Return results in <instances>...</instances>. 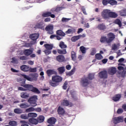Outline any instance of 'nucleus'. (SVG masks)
Segmentation results:
<instances>
[{"label": "nucleus", "mask_w": 126, "mask_h": 126, "mask_svg": "<svg viewBox=\"0 0 126 126\" xmlns=\"http://www.w3.org/2000/svg\"><path fill=\"white\" fill-rule=\"evenodd\" d=\"M108 38L106 36H102L101 37L100 42L101 43H106L107 44H111L113 40L116 38V35L113 32H110L107 34Z\"/></svg>", "instance_id": "1"}, {"label": "nucleus", "mask_w": 126, "mask_h": 126, "mask_svg": "<svg viewBox=\"0 0 126 126\" xmlns=\"http://www.w3.org/2000/svg\"><path fill=\"white\" fill-rule=\"evenodd\" d=\"M18 90H19V91H31L33 93H36V94H40V93H41L38 88L34 87L33 86H30V87L28 88L18 87Z\"/></svg>", "instance_id": "2"}, {"label": "nucleus", "mask_w": 126, "mask_h": 126, "mask_svg": "<svg viewBox=\"0 0 126 126\" xmlns=\"http://www.w3.org/2000/svg\"><path fill=\"white\" fill-rule=\"evenodd\" d=\"M37 101H38V96L34 95L29 97L28 102L31 104L32 107H36L37 106Z\"/></svg>", "instance_id": "3"}, {"label": "nucleus", "mask_w": 126, "mask_h": 126, "mask_svg": "<svg viewBox=\"0 0 126 126\" xmlns=\"http://www.w3.org/2000/svg\"><path fill=\"white\" fill-rule=\"evenodd\" d=\"M22 76L23 77H24V78L27 79L28 81H33V80H34V81H36L37 80V78L38 77V75L37 73H34L31 74L30 75V76L31 77L25 74H23Z\"/></svg>", "instance_id": "4"}, {"label": "nucleus", "mask_w": 126, "mask_h": 126, "mask_svg": "<svg viewBox=\"0 0 126 126\" xmlns=\"http://www.w3.org/2000/svg\"><path fill=\"white\" fill-rule=\"evenodd\" d=\"M18 82L20 83L19 86L24 87V88H28L30 86H33V85L29 84H26V79L25 78H20L18 80Z\"/></svg>", "instance_id": "5"}, {"label": "nucleus", "mask_w": 126, "mask_h": 126, "mask_svg": "<svg viewBox=\"0 0 126 126\" xmlns=\"http://www.w3.org/2000/svg\"><path fill=\"white\" fill-rule=\"evenodd\" d=\"M44 47L45 48V49H46V50L44 51V52L47 56H48L52 53L51 50H53V48H54V45L45 44L44 45Z\"/></svg>", "instance_id": "6"}, {"label": "nucleus", "mask_w": 126, "mask_h": 126, "mask_svg": "<svg viewBox=\"0 0 126 126\" xmlns=\"http://www.w3.org/2000/svg\"><path fill=\"white\" fill-rule=\"evenodd\" d=\"M80 84L83 87H87L90 84V81L88 77L82 78L80 81Z\"/></svg>", "instance_id": "7"}, {"label": "nucleus", "mask_w": 126, "mask_h": 126, "mask_svg": "<svg viewBox=\"0 0 126 126\" xmlns=\"http://www.w3.org/2000/svg\"><path fill=\"white\" fill-rule=\"evenodd\" d=\"M101 16L103 19H110V10L104 9L101 12Z\"/></svg>", "instance_id": "8"}, {"label": "nucleus", "mask_w": 126, "mask_h": 126, "mask_svg": "<svg viewBox=\"0 0 126 126\" xmlns=\"http://www.w3.org/2000/svg\"><path fill=\"white\" fill-rule=\"evenodd\" d=\"M98 76L101 79H107L108 78V72L107 70H103L98 73Z\"/></svg>", "instance_id": "9"}, {"label": "nucleus", "mask_w": 126, "mask_h": 126, "mask_svg": "<svg viewBox=\"0 0 126 126\" xmlns=\"http://www.w3.org/2000/svg\"><path fill=\"white\" fill-rule=\"evenodd\" d=\"M54 26L52 25H49L45 28V31L47 32V34L52 35L54 34Z\"/></svg>", "instance_id": "10"}, {"label": "nucleus", "mask_w": 126, "mask_h": 126, "mask_svg": "<svg viewBox=\"0 0 126 126\" xmlns=\"http://www.w3.org/2000/svg\"><path fill=\"white\" fill-rule=\"evenodd\" d=\"M52 80L53 82H55L56 83H60L63 81V77L59 75H54L52 76Z\"/></svg>", "instance_id": "11"}, {"label": "nucleus", "mask_w": 126, "mask_h": 126, "mask_svg": "<svg viewBox=\"0 0 126 126\" xmlns=\"http://www.w3.org/2000/svg\"><path fill=\"white\" fill-rule=\"evenodd\" d=\"M107 71L110 75H114L117 73V68L116 67H110L108 68Z\"/></svg>", "instance_id": "12"}, {"label": "nucleus", "mask_w": 126, "mask_h": 126, "mask_svg": "<svg viewBox=\"0 0 126 126\" xmlns=\"http://www.w3.org/2000/svg\"><path fill=\"white\" fill-rule=\"evenodd\" d=\"M42 17H51V18H55L56 16L54 14H52L51 12H46L42 14Z\"/></svg>", "instance_id": "13"}, {"label": "nucleus", "mask_w": 126, "mask_h": 126, "mask_svg": "<svg viewBox=\"0 0 126 126\" xmlns=\"http://www.w3.org/2000/svg\"><path fill=\"white\" fill-rule=\"evenodd\" d=\"M62 106H65V107H67L69 106V107H72L73 106V104L72 103L70 102L67 100L64 99L63 102L62 103Z\"/></svg>", "instance_id": "14"}, {"label": "nucleus", "mask_w": 126, "mask_h": 126, "mask_svg": "<svg viewBox=\"0 0 126 126\" xmlns=\"http://www.w3.org/2000/svg\"><path fill=\"white\" fill-rule=\"evenodd\" d=\"M30 38L32 41H36L39 38V33H32L30 35Z\"/></svg>", "instance_id": "15"}, {"label": "nucleus", "mask_w": 126, "mask_h": 126, "mask_svg": "<svg viewBox=\"0 0 126 126\" xmlns=\"http://www.w3.org/2000/svg\"><path fill=\"white\" fill-rule=\"evenodd\" d=\"M57 112L58 114L61 116H63V115H64V113H65L64 109H63V108L61 106H59L58 107L57 109Z\"/></svg>", "instance_id": "16"}, {"label": "nucleus", "mask_w": 126, "mask_h": 126, "mask_svg": "<svg viewBox=\"0 0 126 126\" xmlns=\"http://www.w3.org/2000/svg\"><path fill=\"white\" fill-rule=\"evenodd\" d=\"M64 60H65V58L63 55H58L56 57V61L59 63H63V62H64Z\"/></svg>", "instance_id": "17"}, {"label": "nucleus", "mask_w": 126, "mask_h": 126, "mask_svg": "<svg viewBox=\"0 0 126 126\" xmlns=\"http://www.w3.org/2000/svg\"><path fill=\"white\" fill-rule=\"evenodd\" d=\"M46 74L50 77L51 75H53L54 74H57V71L53 70V69H48L46 71Z\"/></svg>", "instance_id": "18"}, {"label": "nucleus", "mask_w": 126, "mask_h": 126, "mask_svg": "<svg viewBox=\"0 0 126 126\" xmlns=\"http://www.w3.org/2000/svg\"><path fill=\"white\" fill-rule=\"evenodd\" d=\"M57 122V119L55 117H51L48 119L47 123L51 125H55Z\"/></svg>", "instance_id": "19"}, {"label": "nucleus", "mask_w": 126, "mask_h": 126, "mask_svg": "<svg viewBox=\"0 0 126 126\" xmlns=\"http://www.w3.org/2000/svg\"><path fill=\"white\" fill-rule=\"evenodd\" d=\"M20 69L23 71L27 72V71H29V69H30V67H29V66H27V65H23L21 66Z\"/></svg>", "instance_id": "20"}, {"label": "nucleus", "mask_w": 126, "mask_h": 126, "mask_svg": "<svg viewBox=\"0 0 126 126\" xmlns=\"http://www.w3.org/2000/svg\"><path fill=\"white\" fill-rule=\"evenodd\" d=\"M35 28L37 29H43L44 28V23L42 21L35 25Z\"/></svg>", "instance_id": "21"}, {"label": "nucleus", "mask_w": 126, "mask_h": 126, "mask_svg": "<svg viewBox=\"0 0 126 126\" xmlns=\"http://www.w3.org/2000/svg\"><path fill=\"white\" fill-rule=\"evenodd\" d=\"M121 98H122V95L121 94H116L112 97V100L114 102H118V101H120Z\"/></svg>", "instance_id": "22"}, {"label": "nucleus", "mask_w": 126, "mask_h": 126, "mask_svg": "<svg viewBox=\"0 0 126 126\" xmlns=\"http://www.w3.org/2000/svg\"><path fill=\"white\" fill-rule=\"evenodd\" d=\"M98 30H105L106 28V25L104 24L103 23L99 24L98 25L97 27H96Z\"/></svg>", "instance_id": "23"}, {"label": "nucleus", "mask_w": 126, "mask_h": 126, "mask_svg": "<svg viewBox=\"0 0 126 126\" xmlns=\"http://www.w3.org/2000/svg\"><path fill=\"white\" fill-rule=\"evenodd\" d=\"M118 17V14L115 13V12H111L109 10V18H117Z\"/></svg>", "instance_id": "24"}, {"label": "nucleus", "mask_w": 126, "mask_h": 126, "mask_svg": "<svg viewBox=\"0 0 126 126\" xmlns=\"http://www.w3.org/2000/svg\"><path fill=\"white\" fill-rule=\"evenodd\" d=\"M29 94L26 92H23L21 94V97L23 98V99H27L29 98Z\"/></svg>", "instance_id": "25"}, {"label": "nucleus", "mask_w": 126, "mask_h": 126, "mask_svg": "<svg viewBox=\"0 0 126 126\" xmlns=\"http://www.w3.org/2000/svg\"><path fill=\"white\" fill-rule=\"evenodd\" d=\"M29 122L32 125H38V121L35 118H30L29 119Z\"/></svg>", "instance_id": "26"}, {"label": "nucleus", "mask_w": 126, "mask_h": 126, "mask_svg": "<svg viewBox=\"0 0 126 126\" xmlns=\"http://www.w3.org/2000/svg\"><path fill=\"white\" fill-rule=\"evenodd\" d=\"M57 53L60 55H66L67 53L66 49H58Z\"/></svg>", "instance_id": "27"}, {"label": "nucleus", "mask_w": 126, "mask_h": 126, "mask_svg": "<svg viewBox=\"0 0 126 126\" xmlns=\"http://www.w3.org/2000/svg\"><path fill=\"white\" fill-rule=\"evenodd\" d=\"M59 47L61 48V49H65L66 48H67V45L66 44H64L63 41H61L59 43Z\"/></svg>", "instance_id": "28"}, {"label": "nucleus", "mask_w": 126, "mask_h": 126, "mask_svg": "<svg viewBox=\"0 0 126 126\" xmlns=\"http://www.w3.org/2000/svg\"><path fill=\"white\" fill-rule=\"evenodd\" d=\"M57 70L59 71V74H63L64 71H65V69L64 66H61L58 68Z\"/></svg>", "instance_id": "29"}, {"label": "nucleus", "mask_w": 126, "mask_h": 126, "mask_svg": "<svg viewBox=\"0 0 126 126\" xmlns=\"http://www.w3.org/2000/svg\"><path fill=\"white\" fill-rule=\"evenodd\" d=\"M56 34L58 36H62V37H64L65 36V33L63 32L61 30H58L56 32Z\"/></svg>", "instance_id": "30"}, {"label": "nucleus", "mask_w": 126, "mask_h": 126, "mask_svg": "<svg viewBox=\"0 0 126 126\" xmlns=\"http://www.w3.org/2000/svg\"><path fill=\"white\" fill-rule=\"evenodd\" d=\"M32 53H33V51L30 49H26L24 51V54L25 56H30Z\"/></svg>", "instance_id": "31"}, {"label": "nucleus", "mask_w": 126, "mask_h": 126, "mask_svg": "<svg viewBox=\"0 0 126 126\" xmlns=\"http://www.w3.org/2000/svg\"><path fill=\"white\" fill-rule=\"evenodd\" d=\"M95 60H97V61H100L103 59V56L101 55L100 53H97L95 55Z\"/></svg>", "instance_id": "32"}, {"label": "nucleus", "mask_w": 126, "mask_h": 126, "mask_svg": "<svg viewBox=\"0 0 126 126\" xmlns=\"http://www.w3.org/2000/svg\"><path fill=\"white\" fill-rule=\"evenodd\" d=\"M20 107L22 109H26L27 108H29V107H30V105H29L28 103H21L20 105Z\"/></svg>", "instance_id": "33"}, {"label": "nucleus", "mask_w": 126, "mask_h": 126, "mask_svg": "<svg viewBox=\"0 0 126 126\" xmlns=\"http://www.w3.org/2000/svg\"><path fill=\"white\" fill-rule=\"evenodd\" d=\"M45 120V117L43 116H40L39 117H37V123H43Z\"/></svg>", "instance_id": "34"}, {"label": "nucleus", "mask_w": 126, "mask_h": 126, "mask_svg": "<svg viewBox=\"0 0 126 126\" xmlns=\"http://www.w3.org/2000/svg\"><path fill=\"white\" fill-rule=\"evenodd\" d=\"M114 23H115V24H117V25H119V27H122V22L121 21V20L119 19H116L114 21Z\"/></svg>", "instance_id": "35"}, {"label": "nucleus", "mask_w": 126, "mask_h": 126, "mask_svg": "<svg viewBox=\"0 0 126 126\" xmlns=\"http://www.w3.org/2000/svg\"><path fill=\"white\" fill-rule=\"evenodd\" d=\"M71 56L72 61H75L76 60V53H75V52L73 51H71Z\"/></svg>", "instance_id": "36"}, {"label": "nucleus", "mask_w": 126, "mask_h": 126, "mask_svg": "<svg viewBox=\"0 0 126 126\" xmlns=\"http://www.w3.org/2000/svg\"><path fill=\"white\" fill-rule=\"evenodd\" d=\"M79 39H80V36L79 35L73 36L71 38V40L72 42H76V41H78V40H79Z\"/></svg>", "instance_id": "37"}, {"label": "nucleus", "mask_w": 126, "mask_h": 126, "mask_svg": "<svg viewBox=\"0 0 126 126\" xmlns=\"http://www.w3.org/2000/svg\"><path fill=\"white\" fill-rule=\"evenodd\" d=\"M74 72H75V67H73L72 69L66 74V75L71 76V75L74 74Z\"/></svg>", "instance_id": "38"}, {"label": "nucleus", "mask_w": 126, "mask_h": 126, "mask_svg": "<svg viewBox=\"0 0 126 126\" xmlns=\"http://www.w3.org/2000/svg\"><path fill=\"white\" fill-rule=\"evenodd\" d=\"M14 113L15 114H22L23 111L19 108H16L14 110Z\"/></svg>", "instance_id": "39"}, {"label": "nucleus", "mask_w": 126, "mask_h": 126, "mask_svg": "<svg viewBox=\"0 0 126 126\" xmlns=\"http://www.w3.org/2000/svg\"><path fill=\"white\" fill-rule=\"evenodd\" d=\"M121 16H126V9H123L119 11Z\"/></svg>", "instance_id": "40"}, {"label": "nucleus", "mask_w": 126, "mask_h": 126, "mask_svg": "<svg viewBox=\"0 0 126 126\" xmlns=\"http://www.w3.org/2000/svg\"><path fill=\"white\" fill-rule=\"evenodd\" d=\"M29 118H36L37 114L35 113H30L28 114Z\"/></svg>", "instance_id": "41"}, {"label": "nucleus", "mask_w": 126, "mask_h": 126, "mask_svg": "<svg viewBox=\"0 0 126 126\" xmlns=\"http://www.w3.org/2000/svg\"><path fill=\"white\" fill-rule=\"evenodd\" d=\"M8 125L11 126H17V122L14 121H10L8 123Z\"/></svg>", "instance_id": "42"}, {"label": "nucleus", "mask_w": 126, "mask_h": 126, "mask_svg": "<svg viewBox=\"0 0 126 126\" xmlns=\"http://www.w3.org/2000/svg\"><path fill=\"white\" fill-rule=\"evenodd\" d=\"M80 50L82 54H86V48H85L84 46H81L80 47Z\"/></svg>", "instance_id": "43"}, {"label": "nucleus", "mask_w": 126, "mask_h": 126, "mask_svg": "<svg viewBox=\"0 0 126 126\" xmlns=\"http://www.w3.org/2000/svg\"><path fill=\"white\" fill-rule=\"evenodd\" d=\"M69 20H71V18H62V22L63 23H65V22H68Z\"/></svg>", "instance_id": "44"}, {"label": "nucleus", "mask_w": 126, "mask_h": 126, "mask_svg": "<svg viewBox=\"0 0 126 126\" xmlns=\"http://www.w3.org/2000/svg\"><path fill=\"white\" fill-rule=\"evenodd\" d=\"M96 48H93L91 49V51L90 53L91 56H94L95 54H96Z\"/></svg>", "instance_id": "45"}, {"label": "nucleus", "mask_w": 126, "mask_h": 126, "mask_svg": "<svg viewBox=\"0 0 126 126\" xmlns=\"http://www.w3.org/2000/svg\"><path fill=\"white\" fill-rule=\"evenodd\" d=\"M34 111H35V108H34V107H30L26 110L27 113L34 112Z\"/></svg>", "instance_id": "46"}, {"label": "nucleus", "mask_w": 126, "mask_h": 126, "mask_svg": "<svg viewBox=\"0 0 126 126\" xmlns=\"http://www.w3.org/2000/svg\"><path fill=\"white\" fill-rule=\"evenodd\" d=\"M20 123L22 124L21 126H29V125H28V122L25 121H21Z\"/></svg>", "instance_id": "47"}, {"label": "nucleus", "mask_w": 126, "mask_h": 126, "mask_svg": "<svg viewBox=\"0 0 126 126\" xmlns=\"http://www.w3.org/2000/svg\"><path fill=\"white\" fill-rule=\"evenodd\" d=\"M111 5H115V4H117V2L115 0H109V3Z\"/></svg>", "instance_id": "48"}, {"label": "nucleus", "mask_w": 126, "mask_h": 126, "mask_svg": "<svg viewBox=\"0 0 126 126\" xmlns=\"http://www.w3.org/2000/svg\"><path fill=\"white\" fill-rule=\"evenodd\" d=\"M30 72H37V68H32V67H30L29 71Z\"/></svg>", "instance_id": "49"}, {"label": "nucleus", "mask_w": 126, "mask_h": 126, "mask_svg": "<svg viewBox=\"0 0 126 126\" xmlns=\"http://www.w3.org/2000/svg\"><path fill=\"white\" fill-rule=\"evenodd\" d=\"M50 85H51V86H52V87H56V86H58V85H59L58 83H53L52 82H50Z\"/></svg>", "instance_id": "50"}, {"label": "nucleus", "mask_w": 126, "mask_h": 126, "mask_svg": "<svg viewBox=\"0 0 126 126\" xmlns=\"http://www.w3.org/2000/svg\"><path fill=\"white\" fill-rule=\"evenodd\" d=\"M28 118V115L27 116L26 114H22L21 115V119H23L24 120H27Z\"/></svg>", "instance_id": "51"}, {"label": "nucleus", "mask_w": 126, "mask_h": 126, "mask_svg": "<svg viewBox=\"0 0 126 126\" xmlns=\"http://www.w3.org/2000/svg\"><path fill=\"white\" fill-rule=\"evenodd\" d=\"M67 82L65 81L64 82V83L63 84V89H64V90H66L67 88Z\"/></svg>", "instance_id": "52"}, {"label": "nucleus", "mask_w": 126, "mask_h": 126, "mask_svg": "<svg viewBox=\"0 0 126 126\" xmlns=\"http://www.w3.org/2000/svg\"><path fill=\"white\" fill-rule=\"evenodd\" d=\"M109 0H103L102 1V4L104 5H107L109 3Z\"/></svg>", "instance_id": "53"}, {"label": "nucleus", "mask_w": 126, "mask_h": 126, "mask_svg": "<svg viewBox=\"0 0 126 126\" xmlns=\"http://www.w3.org/2000/svg\"><path fill=\"white\" fill-rule=\"evenodd\" d=\"M81 9L83 13H84L85 15H87V13L86 12V10L85 9L84 6H82Z\"/></svg>", "instance_id": "54"}, {"label": "nucleus", "mask_w": 126, "mask_h": 126, "mask_svg": "<svg viewBox=\"0 0 126 126\" xmlns=\"http://www.w3.org/2000/svg\"><path fill=\"white\" fill-rule=\"evenodd\" d=\"M88 78H89L90 80H92V79H94V75L91 73L89 74Z\"/></svg>", "instance_id": "55"}, {"label": "nucleus", "mask_w": 126, "mask_h": 126, "mask_svg": "<svg viewBox=\"0 0 126 126\" xmlns=\"http://www.w3.org/2000/svg\"><path fill=\"white\" fill-rule=\"evenodd\" d=\"M20 60H21V61H25L26 60H28V57L24 56H21L20 57Z\"/></svg>", "instance_id": "56"}, {"label": "nucleus", "mask_w": 126, "mask_h": 126, "mask_svg": "<svg viewBox=\"0 0 126 126\" xmlns=\"http://www.w3.org/2000/svg\"><path fill=\"white\" fill-rule=\"evenodd\" d=\"M117 114H123L124 113V110L122 108H119L117 110Z\"/></svg>", "instance_id": "57"}, {"label": "nucleus", "mask_w": 126, "mask_h": 126, "mask_svg": "<svg viewBox=\"0 0 126 126\" xmlns=\"http://www.w3.org/2000/svg\"><path fill=\"white\" fill-rule=\"evenodd\" d=\"M112 50H113V51H116V50H117V49H118V46L117 45V44H114L112 45Z\"/></svg>", "instance_id": "58"}, {"label": "nucleus", "mask_w": 126, "mask_h": 126, "mask_svg": "<svg viewBox=\"0 0 126 126\" xmlns=\"http://www.w3.org/2000/svg\"><path fill=\"white\" fill-rule=\"evenodd\" d=\"M72 32V30L68 29L67 31L65 32L66 34H70Z\"/></svg>", "instance_id": "59"}, {"label": "nucleus", "mask_w": 126, "mask_h": 126, "mask_svg": "<svg viewBox=\"0 0 126 126\" xmlns=\"http://www.w3.org/2000/svg\"><path fill=\"white\" fill-rule=\"evenodd\" d=\"M66 69L67 70H70L71 69V66L69 64L66 65Z\"/></svg>", "instance_id": "60"}, {"label": "nucleus", "mask_w": 126, "mask_h": 126, "mask_svg": "<svg viewBox=\"0 0 126 126\" xmlns=\"http://www.w3.org/2000/svg\"><path fill=\"white\" fill-rule=\"evenodd\" d=\"M51 21V18H46L44 20V22H50Z\"/></svg>", "instance_id": "61"}, {"label": "nucleus", "mask_w": 126, "mask_h": 126, "mask_svg": "<svg viewBox=\"0 0 126 126\" xmlns=\"http://www.w3.org/2000/svg\"><path fill=\"white\" fill-rule=\"evenodd\" d=\"M34 111H35L36 112H38L39 113H40V112L42 111V109H41V108H40V107H38L37 108H36Z\"/></svg>", "instance_id": "62"}, {"label": "nucleus", "mask_w": 126, "mask_h": 126, "mask_svg": "<svg viewBox=\"0 0 126 126\" xmlns=\"http://www.w3.org/2000/svg\"><path fill=\"white\" fill-rule=\"evenodd\" d=\"M11 71H12V72H19V70L15 69L13 68H11Z\"/></svg>", "instance_id": "63"}, {"label": "nucleus", "mask_w": 126, "mask_h": 126, "mask_svg": "<svg viewBox=\"0 0 126 126\" xmlns=\"http://www.w3.org/2000/svg\"><path fill=\"white\" fill-rule=\"evenodd\" d=\"M124 67L122 66H119L118 67V69L119 70H124Z\"/></svg>", "instance_id": "64"}]
</instances>
